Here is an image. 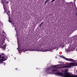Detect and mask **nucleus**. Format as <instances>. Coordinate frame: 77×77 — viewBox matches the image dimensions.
Returning <instances> with one entry per match:
<instances>
[{
	"instance_id": "obj_1",
	"label": "nucleus",
	"mask_w": 77,
	"mask_h": 77,
	"mask_svg": "<svg viewBox=\"0 0 77 77\" xmlns=\"http://www.w3.org/2000/svg\"><path fill=\"white\" fill-rule=\"evenodd\" d=\"M58 65H56V75H60L62 77H77V75H71L67 72H65L64 74H62L60 72H59V71H57V69L58 68V67L57 66Z\"/></svg>"
},
{
	"instance_id": "obj_2",
	"label": "nucleus",
	"mask_w": 77,
	"mask_h": 77,
	"mask_svg": "<svg viewBox=\"0 0 77 77\" xmlns=\"http://www.w3.org/2000/svg\"><path fill=\"white\" fill-rule=\"evenodd\" d=\"M75 66L74 65V63H69V64H68L67 66H63L61 67V68H72V66Z\"/></svg>"
},
{
	"instance_id": "obj_3",
	"label": "nucleus",
	"mask_w": 77,
	"mask_h": 77,
	"mask_svg": "<svg viewBox=\"0 0 77 77\" xmlns=\"http://www.w3.org/2000/svg\"><path fill=\"white\" fill-rule=\"evenodd\" d=\"M60 57H62L63 58L66 60H68V61H70L71 62H73L74 61V60L71 59V58H66V57H63V56H60Z\"/></svg>"
},
{
	"instance_id": "obj_4",
	"label": "nucleus",
	"mask_w": 77,
	"mask_h": 77,
	"mask_svg": "<svg viewBox=\"0 0 77 77\" xmlns=\"http://www.w3.org/2000/svg\"><path fill=\"white\" fill-rule=\"evenodd\" d=\"M8 21L9 23H11V24H13L12 26L13 27H15V29L16 30L15 27H16V26H15V24L14 23H12V21H11V20H9Z\"/></svg>"
},
{
	"instance_id": "obj_5",
	"label": "nucleus",
	"mask_w": 77,
	"mask_h": 77,
	"mask_svg": "<svg viewBox=\"0 0 77 77\" xmlns=\"http://www.w3.org/2000/svg\"><path fill=\"white\" fill-rule=\"evenodd\" d=\"M6 6V5H5L3 4L4 9L5 10L4 11L5 12H6L8 11V7Z\"/></svg>"
},
{
	"instance_id": "obj_6",
	"label": "nucleus",
	"mask_w": 77,
	"mask_h": 77,
	"mask_svg": "<svg viewBox=\"0 0 77 77\" xmlns=\"http://www.w3.org/2000/svg\"><path fill=\"white\" fill-rule=\"evenodd\" d=\"M2 59H0V62L1 63H3V61H5V60H7V58H5V57H2ZM5 59V60H4Z\"/></svg>"
},
{
	"instance_id": "obj_7",
	"label": "nucleus",
	"mask_w": 77,
	"mask_h": 77,
	"mask_svg": "<svg viewBox=\"0 0 77 77\" xmlns=\"http://www.w3.org/2000/svg\"><path fill=\"white\" fill-rule=\"evenodd\" d=\"M73 42L75 44H76L77 43V35L73 39Z\"/></svg>"
},
{
	"instance_id": "obj_8",
	"label": "nucleus",
	"mask_w": 77,
	"mask_h": 77,
	"mask_svg": "<svg viewBox=\"0 0 77 77\" xmlns=\"http://www.w3.org/2000/svg\"><path fill=\"white\" fill-rule=\"evenodd\" d=\"M65 50L66 52H68V51H71V49H70V48H69L67 49H65Z\"/></svg>"
},
{
	"instance_id": "obj_9",
	"label": "nucleus",
	"mask_w": 77,
	"mask_h": 77,
	"mask_svg": "<svg viewBox=\"0 0 77 77\" xmlns=\"http://www.w3.org/2000/svg\"><path fill=\"white\" fill-rule=\"evenodd\" d=\"M54 47H52L49 50V51H51V50H54Z\"/></svg>"
},
{
	"instance_id": "obj_10",
	"label": "nucleus",
	"mask_w": 77,
	"mask_h": 77,
	"mask_svg": "<svg viewBox=\"0 0 77 77\" xmlns=\"http://www.w3.org/2000/svg\"><path fill=\"white\" fill-rule=\"evenodd\" d=\"M61 0V3H62L63 4V3H64V2H65L64 0Z\"/></svg>"
},
{
	"instance_id": "obj_11",
	"label": "nucleus",
	"mask_w": 77,
	"mask_h": 77,
	"mask_svg": "<svg viewBox=\"0 0 77 77\" xmlns=\"http://www.w3.org/2000/svg\"><path fill=\"white\" fill-rule=\"evenodd\" d=\"M48 2H49V0H46L45 2V4H46V3H48Z\"/></svg>"
},
{
	"instance_id": "obj_12",
	"label": "nucleus",
	"mask_w": 77,
	"mask_h": 77,
	"mask_svg": "<svg viewBox=\"0 0 77 77\" xmlns=\"http://www.w3.org/2000/svg\"><path fill=\"white\" fill-rule=\"evenodd\" d=\"M4 42H5V41L4 39H3L1 42L2 44H4Z\"/></svg>"
},
{
	"instance_id": "obj_13",
	"label": "nucleus",
	"mask_w": 77,
	"mask_h": 77,
	"mask_svg": "<svg viewBox=\"0 0 77 77\" xmlns=\"http://www.w3.org/2000/svg\"><path fill=\"white\" fill-rule=\"evenodd\" d=\"M6 12H7V14H9V13H10V11L9 10L7 11Z\"/></svg>"
},
{
	"instance_id": "obj_14",
	"label": "nucleus",
	"mask_w": 77,
	"mask_h": 77,
	"mask_svg": "<svg viewBox=\"0 0 77 77\" xmlns=\"http://www.w3.org/2000/svg\"><path fill=\"white\" fill-rule=\"evenodd\" d=\"M2 33H3V35H5V34H6V33H5V32H4V31H2Z\"/></svg>"
},
{
	"instance_id": "obj_15",
	"label": "nucleus",
	"mask_w": 77,
	"mask_h": 77,
	"mask_svg": "<svg viewBox=\"0 0 77 77\" xmlns=\"http://www.w3.org/2000/svg\"><path fill=\"white\" fill-rule=\"evenodd\" d=\"M6 47V46L3 45V46H2V48H3L4 49H5V48Z\"/></svg>"
},
{
	"instance_id": "obj_16",
	"label": "nucleus",
	"mask_w": 77,
	"mask_h": 77,
	"mask_svg": "<svg viewBox=\"0 0 77 77\" xmlns=\"http://www.w3.org/2000/svg\"><path fill=\"white\" fill-rule=\"evenodd\" d=\"M18 51L20 53H22V51L21 50H18Z\"/></svg>"
},
{
	"instance_id": "obj_17",
	"label": "nucleus",
	"mask_w": 77,
	"mask_h": 77,
	"mask_svg": "<svg viewBox=\"0 0 77 77\" xmlns=\"http://www.w3.org/2000/svg\"><path fill=\"white\" fill-rule=\"evenodd\" d=\"M65 72H67V71H68V69H66L65 70Z\"/></svg>"
},
{
	"instance_id": "obj_18",
	"label": "nucleus",
	"mask_w": 77,
	"mask_h": 77,
	"mask_svg": "<svg viewBox=\"0 0 77 77\" xmlns=\"http://www.w3.org/2000/svg\"><path fill=\"white\" fill-rule=\"evenodd\" d=\"M35 49H30V51H35Z\"/></svg>"
},
{
	"instance_id": "obj_19",
	"label": "nucleus",
	"mask_w": 77,
	"mask_h": 77,
	"mask_svg": "<svg viewBox=\"0 0 77 77\" xmlns=\"http://www.w3.org/2000/svg\"><path fill=\"white\" fill-rule=\"evenodd\" d=\"M28 50L26 49V50H24L23 51V52H25V51H27Z\"/></svg>"
},
{
	"instance_id": "obj_20",
	"label": "nucleus",
	"mask_w": 77,
	"mask_h": 77,
	"mask_svg": "<svg viewBox=\"0 0 77 77\" xmlns=\"http://www.w3.org/2000/svg\"><path fill=\"white\" fill-rule=\"evenodd\" d=\"M55 0H52L51 1V2H54V1H55Z\"/></svg>"
},
{
	"instance_id": "obj_21",
	"label": "nucleus",
	"mask_w": 77,
	"mask_h": 77,
	"mask_svg": "<svg viewBox=\"0 0 77 77\" xmlns=\"http://www.w3.org/2000/svg\"><path fill=\"white\" fill-rule=\"evenodd\" d=\"M43 23H44V22H42L40 24H41V25H42Z\"/></svg>"
},
{
	"instance_id": "obj_22",
	"label": "nucleus",
	"mask_w": 77,
	"mask_h": 77,
	"mask_svg": "<svg viewBox=\"0 0 77 77\" xmlns=\"http://www.w3.org/2000/svg\"><path fill=\"white\" fill-rule=\"evenodd\" d=\"M16 37H18V34H17L16 35Z\"/></svg>"
},
{
	"instance_id": "obj_23",
	"label": "nucleus",
	"mask_w": 77,
	"mask_h": 77,
	"mask_svg": "<svg viewBox=\"0 0 77 77\" xmlns=\"http://www.w3.org/2000/svg\"><path fill=\"white\" fill-rule=\"evenodd\" d=\"M17 42H18V46L19 45H18V38H17Z\"/></svg>"
},
{
	"instance_id": "obj_24",
	"label": "nucleus",
	"mask_w": 77,
	"mask_h": 77,
	"mask_svg": "<svg viewBox=\"0 0 77 77\" xmlns=\"http://www.w3.org/2000/svg\"><path fill=\"white\" fill-rule=\"evenodd\" d=\"M2 55H5V54L4 53H2Z\"/></svg>"
},
{
	"instance_id": "obj_25",
	"label": "nucleus",
	"mask_w": 77,
	"mask_h": 77,
	"mask_svg": "<svg viewBox=\"0 0 77 77\" xmlns=\"http://www.w3.org/2000/svg\"><path fill=\"white\" fill-rule=\"evenodd\" d=\"M47 51V50H46V51Z\"/></svg>"
},
{
	"instance_id": "obj_26",
	"label": "nucleus",
	"mask_w": 77,
	"mask_h": 77,
	"mask_svg": "<svg viewBox=\"0 0 77 77\" xmlns=\"http://www.w3.org/2000/svg\"><path fill=\"white\" fill-rule=\"evenodd\" d=\"M39 27H41V24L39 25Z\"/></svg>"
},
{
	"instance_id": "obj_27",
	"label": "nucleus",
	"mask_w": 77,
	"mask_h": 77,
	"mask_svg": "<svg viewBox=\"0 0 77 77\" xmlns=\"http://www.w3.org/2000/svg\"><path fill=\"white\" fill-rule=\"evenodd\" d=\"M1 57H2V55H0V58H1Z\"/></svg>"
},
{
	"instance_id": "obj_28",
	"label": "nucleus",
	"mask_w": 77,
	"mask_h": 77,
	"mask_svg": "<svg viewBox=\"0 0 77 77\" xmlns=\"http://www.w3.org/2000/svg\"><path fill=\"white\" fill-rule=\"evenodd\" d=\"M61 46H63V47H64V45H61Z\"/></svg>"
},
{
	"instance_id": "obj_29",
	"label": "nucleus",
	"mask_w": 77,
	"mask_h": 77,
	"mask_svg": "<svg viewBox=\"0 0 77 77\" xmlns=\"http://www.w3.org/2000/svg\"><path fill=\"white\" fill-rule=\"evenodd\" d=\"M59 63H62L59 62Z\"/></svg>"
},
{
	"instance_id": "obj_30",
	"label": "nucleus",
	"mask_w": 77,
	"mask_h": 77,
	"mask_svg": "<svg viewBox=\"0 0 77 77\" xmlns=\"http://www.w3.org/2000/svg\"><path fill=\"white\" fill-rule=\"evenodd\" d=\"M5 64H6V63H5V64H4V65H5Z\"/></svg>"
},
{
	"instance_id": "obj_31",
	"label": "nucleus",
	"mask_w": 77,
	"mask_h": 77,
	"mask_svg": "<svg viewBox=\"0 0 77 77\" xmlns=\"http://www.w3.org/2000/svg\"><path fill=\"white\" fill-rule=\"evenodd\" d=\"M16 69H17V68H16Z\"/></svg>"
},
{
	"instance_id": "obj_32",
	"label": "nucleus",
	"mask_w": 77,
	"mask_h": 77,
	"mask_svg": "<svg viewBox=\"0 0 77 77\" xmlns=\"http://www.w3.org/2000/svg\"><path fill=\"white\" fill-rule=\"evenodd\" d=\"M62 48H63V47H62Z\"/></svg>"
},
{
	"instance_id": "obj_33",
	"label": "nucleus",
	"mask_w": 77,
	"mask_h": 77,
	"mask_svg": "<svg viewBox=\"0 0 77 77\" xmlns=\"http://www.w3.org/2000/svg\"><path fill=\"white\" fill-rule=\"evenodd\" d=\"M75 1V0H74Z\"/></svg>"
},
{
	"instance_id": "obj_34",
	"label": "nucleus",
	"mask_w": 77,
	"mask_h": 77,
	"mask_svg": "<svg viewBox=\"0 0 77 77\" xmlns=\"http://www.w3.org/2000/svg\"><path fill=\"white\" fill-rule=\"evenodd\" d=\"M17 49H18V48H17Z\"/></svg>"
}]
</instances>
